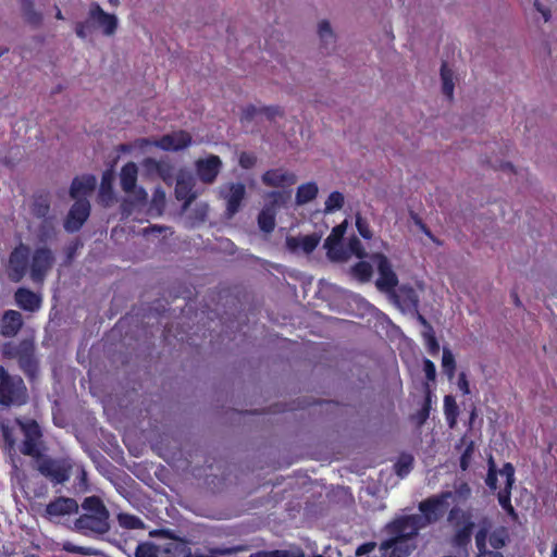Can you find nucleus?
<instances>
[{"mask_svg": "<svg viewBox=\"0 0 557 557\" xmlns=\"http://www.w3.org/2000/svg\"><path fill=\"white\" fill-rule=\"evenodd\" d=\"M321 240V235L313 233L310 235H298L286 237V247L292 253H311Z\"/></svg>", "mask_w": 557, "mask_h": 557, "instance_id": "nucleus-20", "label": "nucleus"}, {"mask_svg": "<svg viewBox=\"0 0 557 557\" xmlns=\"http://www.w3.org/2000/svg\"><path fill=\"white\" fill-rule=\"evenodd\" d=\"M113 173L108 171L103 173L100 184L99 196L102 202L109 205L113 199Z\"/></svg>", "mask_w": 557, "mask_h": 557, "instance_id": "nucleus-34", "label": "nucleus"}, {"mask_svg": "<svg viewBox=\"0 0 557 557\" xmlns=\"http://www.w3.org/2000/svg\"><path fill=\"white\" fill-rule=\"evenodd\" d=\"M54 261V255L48 247H38L30 255L28 246L20 244L10 253L5 271L9 280L14 283L21 282L29 273L35 284H42Z\"/></svg>", "mask_w": 557, "mask_h": 557, "instance_id": "nucleus-1", "label": "nucleus"}, {"mask_svg": "<svg viewBox=\"0 0 557 557\" xmlns=\"http://www.w3.org/2000/svg\"><path fill=\"white\" fill-rule=\"evenodd\" d=\"M413 463V457L411 455H401L395 465L396 472L399 476L407 475Z\"/></svg>", "mask_w": 557, "mask_h": 557, "instance_id": "nucleus-44", "label": "nucleus"}, {"mask_svg": "<svg viewBox=\"0 0 557 557\" xmlns=\"http://www.w3.org/2000/svg\"><path fill=\"white\" fill-rule=\"evenodd\" d=\"M138 168L135 162H127L120 172V185L127 195L123 201V212L131 214L133 208L143 207L147 202V191L137 185Z\"/></svg>", "mask_w": 557, "mask_h": 557, "instance_id": "nucleus-3", "label": "nucleus"}, {"mask_svg": "<svg viewBox=\"0 0 557 557\" xmlns=\"http://www.w3.org/2000/svg\"><path fill=\"white\" fill-rule=\"evenodd\" d=\"M347 257L349 255H354L360 259L367 256L364 248L362 247L361 242L357 237H351L348 242L347 250H345Z\"/></svg>", "mask_w": 557, "mask_h": 557, "instance_id": "nucleus-45", "label": "nucleus"}, {"mask_svg": "<svg viewBox=\"0 0 557 557\" xmlns=\"http://www.w3.org/2000/svg\"><path fill=\"white\" fill-rule=\"evenodd\" d=\"M17 306L27 311H35L40 307V298L27 288H18L14 295Z\"/></svg>", "mask_w": 557, "mask_h": 557, "instance_id": "nucleus-27", "label": "nucleus"}, {"mask_svg": "<svg viewBox=\"0 0 557 557\" xmlns=\"http://www.w3.org/2000/svg\"><path fill=\"white\" fill-rule=\"evenodd\" d=\"M257 557H306L305 552L299 546H289L286 549L261 550Z\"/></svg>", "mask_w": 557, "mask_h": 557, "instance_id": "nucleus-33", "label": "nucleus"}, {"mask_svg": "<svg viewBox=\"0 0 557 557\" xmlns=\"http://www.w3.org/2000/svg\"><path fill=\"white\" fill-rule=\"evenodd\" d=\"M263 112L264 114L270 117V119H273L274 116L276 115H282V111L280 110L278 107H269V108H264L263 109Z\"/></svg>", "mask_w": 557, "mask_h": 557, "instance_id": "nucleus-64", "label": "nucleus"}, {"mask_svg": "<svg viewBox=\"0 0 557 557\" xmlns=\"http://www.w3.org/2000/svg\"><path fill=\"white\" fill-rule=\"evenodd\" d=\"M82 508L85 512L74 521L73 529L76 532L85 536H98L110 531V512L99 497H86Z\"/></svg>", "mask_w": 557, "mask_h": 557, "instance_id": "nucleus-2", "label": "nucleus"}, {"mask_svg": "<svg viewBox=\"0 0 557 557\" xmlns=\"http://www.w3.org/2000/svg\"><path fill=\"white\" fill-rule=\"evenodd\" d=\"M239 163L243 168L248 169L253 165L255 158L251 157L250 154L243 153L239 158Z\"/></svg>", "mask_w": 557, "mask_h": 557, "instance_id": "nucleus-61", "label": "nucleus"}, {"mask_svg": "<svg viewBox=\"0 0 557 557\" xmlns=\"http://www.w3.org/2000/svg\"><path fill=\"white\" fill-rule=\"evenodd\" d=\"M22 325V314L15 310H8L2 315L0 333L4 337H13L18 333Z\"/></svg>", "mask_w": 557, "mask_h": 557, "instance_id": "nucleus-25", "label": "nucleus"}, {"mask_svg": "<svg viewBox=\"0 0 557 557\" xmlns=\"http://www.w3.org/2000/svg\"><path fill=\"white\" fill-rule=\"evenodd\" d=\"M371 259L376 264L379 272V277L375 282L376 287L381 292H393L398 284V278L388 259L382 253H374Z\"/></svg>", "mask_w": 557, "mask_h": 557, "instance_id": "nucleus-13", "label": "nucleus"}, {"mask_svg": "<svg viewBox=\"0 0 557 557\" xmlns=\"http://www.w3.org/2000/svg\"><path fill=\"white\" fill-rule=\"evenodd\" d=\"M450 497H453V493L445 492L419 504L420 513L417 515L425 528L436 522L442 517L446 500Z\"/></svg>", "mask_w": 557, "mask_h": 557, "instance_id": "nucleus-9", "label": "nucleus"}, {"mask_svg": "<svg viewBox=\"0 0 557 557\" xmlns=\"http://www.w3.org/2000/svg\"><path fill=\"white\" fill-rule=\"evenodd\" d=\"M173 168L171 164L162 161V166L159 170L158 176L161 177L164 182H169L172 180Z\"/></svg>", "mask_w": 557, "mask_h": 557, "instance_id": "nucleus-52", "label": "nucleus"}, {"mask_svg": "<svg viewBox=\"0 0 557 557\" xmlns=\"http://www.w3.org/2000/svg\"><path fill=\"white\" fill-rule=\"evenodd\" d=\"M473 451L472 446L467 447L460 458V467L462 470H466L469 467L471 454Z\"/></svg>", "mask_w": 557, "mask_h": 557, "instance_id": "nucleus-58", "label": "nucleus"}, {"mask_svg": "<svg viewBox=\"0 0 557 557\" xmlns=\"http://www.w3.org/2000/svg\"><path fill=\"white\" fill-rule=\"evenodd\" d=\"M165 207V193L161 188H157L153 193V197L151 200V210L156 211L158 214H161Z\"/></svg>", "mask_w": 557, "mask_h": 557, "instance_id": "nucleus-46", "label": "nucleus"}, {"mask_svg": "<svg viewBox=\"0 0 557 557\" xmlns=\"http://www.w3.org/2000/svg\"><path fill=\"white\" fill-rule=\"evenodd\" d=\"M261 181L268 187L290 189L297 183V176L294 172L280 168L267 171Z\"/></svg>", "mask_w": 557, "mask_h": 557, "instance_id": "nucleus-17", "label": "nucleus"}, {"mask_svg": "<svg viewBox=\"0 0 557 557\" xmlns=\"http://www.w3.org/2000/svg\"><path fill=\"white\" fill-rule=\"evenodd\" d=\"M504 479V487L498 492V503L509 515H515V509L510 502V493L515 482V469L511 463H506L498 472Z\"/></svg>", "mask_w": 557, "mask_h": 557, "instance_id": "nucleus-18", "label": "nucleus"}, {"mask_svg": "<svg viewBox=\"0 0 557 557\" xmlns=\"http://www.w3.org/2000/svg\"><path fill=\"white\" fill-rule=\"evenodd\" d=\"M423 370L425 372V375H426L428 380H430V381H434L435 380L436 369H435V364L431 360L424 359V361H423Z\"/></svg>", "mask_w": 557, "mask_h": 557, "instance_id": "nucleus-53", "label": "nucleus"}, {"mask_svg": "<svg viewBox=\"0 0 557 557\" xmlns=\"http://www.w3.org/2000/svg\"><path fill=\"white\" fill-rule=\"evenodd\" d=\"M448 520L456 527L454 542L458 546L466 545L471 537L474 523L471 513L460 508H453L449 512Z\"/></svg>", "mask_w": 557, "mask_h": 557, "instance_id": "nucleus-11", "label": "nucleus"}, {"mask_svg": "<svg viewBox=\"0 0 557 557\" xmlns=\"http://www.w3.org/2000/svg\"><path fill=\"white\" fill-rule=\"evenodd\" d=\"M352 270L361 281H368L372 275V267L366 261L358 262Z\"/></svg>", "mask_w": 557, "mask_h": 557, "instance_id": "nucleus-47", "label": "nucleus"}, {"mask_svg": "<svg viewBox=\"0 0 557 557\" xmlns=\"http://www.w3.org/2000/svg\"><path fill=\"white\" fill-rule=\"evenodd\" d=\"M318 34L322 44L327 47L335 42L336 36L327 20H322L318 24Z\"/></svg>", "mask_w": 557, "mask_h": 557, "instance_id": "nucleus-37", "label": "nucleus"}, {"mask_svg": "<svg viewBox=\"0 0 557 557\" xmlns=\"http://www.w3.org/2000/svg\"><path fill=\"white\" fill-rule=\"evenodd\" d=\"M425 345L429 352L432 355H436L440 350V345L435 336H430L429 341L425 342Z\"/></svg>", "mask_w": 557, "mask_h": 557, "instance_id": "nucleus-60", "label": "nucleus"}, {"mask_svg": "<svg viewBox=\"0 0 557 557\" xmlns=\"http://www.w3.org/2000/svg\"><path fill=\"white\" fill-rule=\"evenodd\" d=\"M457 385H458V388H459V389H460L465 395L470 394L469 382H468V380H467L466 373L461 372V373L459 374Z\"/></svg>", "mask_w": 557, "mask_h": 557, "instance_id": "nucleus-56", "label": "nucleus"}, {"mask_svg": "<svg viewBox=\"0 0 557 557\" xmlns=\"http://www.w3.org/2000/svg\"><path fill=\"white\" fill-rule=\"evenodd\" d=\"M194 187V176L188 172H181L176 178L175 195L178 200L184 201V210H186L188 206L193 202V200L196 198Z\"/></svg>", "mask_w": 557, "mask_h": 557, "instance_id": "nucleus-23", "label": "nucleus"}, {"mask_svg": "<svg viewBox=\"0 0 557 557\" xmlns=\"http://www.w3.org/2000/svg\"><path fill=\"white\" fill-rule=\"evenodd\" d=\"M411 219L413 220L414 224L419 227L421 232H423L426 236L434 240L432 233L429 231V228L417 214L412 213Z\"/></svg>", "mask_w": 557, "mask_h": 557, "instance_id": "nucleus-57", "label": "nucleus"}, {"mask_svg": "<svg viewBox=\"0 0 557 557\" xmlns=\"http://www.w3.org/2000/svg\"><path fill=\"white\" fill-rule=\"evenodd\" d=\"M347 227V221L335 226L324 242V248L327 250V257L334 261L347 259V253L339 246Z\"/></svg>", "mask_w": 557, "mask_h": 557, "instance_id": "nucleus-19", "label": "nucleus"}, {"mask_svg": "<svg viewBox=\"0 0 557 557\" xmlns=\"http://www.w3.org/2000/svg\"><path fill=\"white\" fill-rule=\"evenodd\" d=\"M16 423L21 426L24 434V441L21 447L22 454L30 456L33 458H39L40 451V428L34 420L21 421L16 420Z\"/></svg>", "mask_w": 557, "mask_h": 557, "instance_id": "nucleus-10", "label": "nucleus"}, {"mask_svg": "<svg viewBox=\"0 0 557 557\" xmlns=\"http://www.w3.org/2000/svg\"><path fill=\"white\" fill-rule=\"evenodd\" d=\"M490 468H488V473H487V476H486V484L492 490H496L497 485H496V482H497V472L495 470V465H494V461L492 458H490Z\"/></svg>", "mask_w": 557, "mask_h": 557, "instance_id": "nucleus-51", "label": "nucleus"}, {"mask_svg": "<svg viewBox=\"0 0 557 557\" xmlns=\"http://www.w3.org/2000/svg\"><path fill=\"white\" fill-rule=\"evenodd\" d=\"M90 213V205L87 199H78L72 206L67 218L64 222V228L70 232L78 231Z\"/></svg>", "mask_w": 557, "mask_h": 557, "instance_id": "nucleus-16", "label": "nucleus"}, {"mask_svg": "<svg viewBox=\"0 0 557 557\" xmlns=\"http://www.w3.org/2000/svg\"><path fill=\"white\" fill-rule=\"evenodd\" d=\"M57 218L41 219L36 226L35 233L39 242L45 243L55 235Z\"/></svg>", "mask_w": 557, "mask_h": 557, "instance_id": "nucleus-29", "label": "nucleus"}, {"mask_svg": "<svg viewBox=\"0 0 557 557\" xmlns=\"http://www.w3.org/2000/svg\"><path fill=\"white\" fill-rule=\"evenodd\" d=\"M193 143L191 135L186 131H175L163 135L156 140L141 139L140 146H154L164 151H180L188 148Z\"/></svg>", "mask_w": 557, "mask_h": 557, "instance_id": "nucleus-8", "label": "nucleus"}, {"mask_svg": "<svg viewBox=\"0 0 557 557\" xmlns=\"http://www.w3.org/2000/svg\"><path fill=\"white\" fill-rule=\"evenodd\" d=\"M35 459L37 470L51 482L62 484L70 479L72 466L69 461L41 457V455Z\"/></svg>", "mask_w": 557, "mask_h": 557, "instance_id": "nucleus-6", "label": "nucleus"}, {"mask_svg": "<svg viewBox=\"0 0 557 557\" xmlns=\"http://www.w3.org/2000/svg\"><path fill=\"white\" fill-rule=\"evenodd\" d=\"M2 434L10 448L14 447L15 438L8 425L2 424Z\"/></svg>", "mask_w": 557, "mask_h": 557, "instance_id": "nucleus-59", "label": "nucleus"}, {"mask_svg": "<svg viewBox=\"0 0 557 557\" xmlns=\"http://www.w3.org/2000/svg\"><path fill=\"white\" fill-rule=\"evenodd\" d=\"M32 212L39 220L53 216L50 214V205L48 199L42 196L37 197L34 200Z\"/></svg>", "mask_w": 557, "mask_h": 557, "instance_id": "nucleus-38", "label": "nucleus"}, {"mask_svg": "<svg viewBox=\"0 0 557 557\" xmlns=\"http://www.w3.org/2000/svg\"><path fill=\"white\" fill-rule=\"evenodd\" d=\"M393 298L403 311L417 312L420 299L412 287L404 285L397 292L393 290Z\"/></svg>", "mask_w": 557, "mask_h": 557, "instance_id": "nucleus-24", "label": "nucleus"}, {"mask_svg": "<svg viewBox=\"0 0 557 557\" xmlns=\"http://www.w3.org/2000/svg\"><path fill=\"white\" fill-rule=\"evenodd\" d=\"M442 368L448 380L451 381L455 376L456 361L453 352L447 347L443 348Z\"/></svg>", "mask_w": 557, "mask_h": 557, "instance_id": "nucleus-39", "label": "nucleus"}, {"mask_svg": "<svg viewBox=\"0 0 557 557\" xmlns=\"http://www.w3.org/2000/svg\"><path fill=\"white\" fill-rule=\"evenodd\" d=\"M222 161L218 156L210 154L207 158L198 159L195 163L197 176L202 183L212 184L219 175Z\"/></svg>", "mask_w": 557, "mask_h": 557, "instance_id": "nucleus-15", "label": "nucleus"}, {"mask_svg": "<svg viewBox=\"0 0 557 557\" xmlns=\"http://www.w3.org/2000/svg\"><path fill=\"white\" fill-rule=\"evenodd\" d=\"M78 511V504L74 498L58 497L46 506V517L54 520L64 516H70Z\"/></svg>", "mask_w": 557, "mask_h": 557, "instance_id": "nucleus-21", "label": "nucleus"}, {"mask_svg": "<svg viewBox=\"0 0 557 557\" xmlns=\"http://www.w3.org/2000/svg\"><path fill=\"white\" fill-rule=\"evenodd\" d=\"M62 549L67 552V553L79 554V555H84V556H96V555H98V552L95 548L85 547V546H78V545H75V544H73L72 542H69V541H66V542H64L62 544Z\"/></svg>", "mask_w": 557, "mask_h": 557, "instance_id": "nucleus-42", "label": "nucleus"}, {"mask_svg": "<svg viewBox=\"0 0 557 557\" xmlns=\"http://www.w3.org/2000/svg\"><path fill=\"white\" fill-rule=\"evenodd\" d=\"M27 388L18 375H11L0 367V404L3 406H21L27 401Z\"/></svg>", "mask_w": 557, "mask_h": 557, "instance_id": "nucleus-5", "label": "nucleus"}, {"mask_svg": "<svg viewBox=\"0 0 557 557\" xmlns=\"http://www.w3.org/2000/svg\"><path fill=\"white\" fill-rule=\"evenodd\" d=\"M375 547H376V544L374 542L364 543L357 548L356 555L362 556V555L370 554L371 552L374 550Z\"/></svg>", "mask_w": 557, "mask_h": 557, "instance_id": "nucleus-55", "label": "nucleus"}, {"mask_svg": "<svg viewBox=\"0 0 557 557\" xmlns=\"http://www.w3.org/2000/svg\"><path fill=\"white\" fill-rule=\"evenodd\" d=\"M117 521L122 528L129 529V530L145 528L144 522L138 517H136L134 515H129V513H120L117 516Z\"/></svg>", "mask_w": 557, "mask_h": 557, "instance_id": "nucleus-41", "label": "nucleus"}, {"mask_svg": "<svg viewBox=\"0 0 557 557\" xmlns=\"http://www.w3.org/2000/svg\"><path fill=\"white\" fill-rule=\"evenodd\" d=\"M276 211L273 206H264L258 215V226L264 233H271L275 227Z\"/></svg>", "mask_w": 557, "mask_h": 557, "instance_id": "nucleus-31", "label": "nucleus"}, {"mask_svg": "<svg viewBox=\"0 0 557 557\" xmlns=\"http://www.w3.org/2000/svg\"><path fill=\"white\" fill-rule=\"evenodd\" d=\"M416 548V541L394 535L380 544L382 557H408Z\"/></svg>", "mask_w": 557, "mask_h": 557, "instance_id": "nucleus-14", "label": "nucleus"}, {"mask_svg": "<svg viewBox=\"0 0 557 557\" xmlns=\"http://www.w3.org/2000/svg\"><path fill=\"white\" fill-rule=\"evenodd\" d=\"M22 15L26 23L32 25L33 27H39L42 23L44 16L42 13L35 9V4L33 0H20Z\"/></svg>", "mask_w": 557, "mask_h": 557, "instance_id": "nucleus-28", "label": "nucleus"}, {"mask_svg": "<svg viewBox=\"0 0 557 557\" xmlns=\"http://www.w3.org/2000/svg\"><path fill=\"white\" fill-rule=\"evenodd\" d=\"M219 195L225 201V213L232 218L238 212L246 196V187L242 183H227L219 187Z\"/></svg>", "mask_w": 557, "mask_h": 557, "instance_id": "nucleus-12", "label": "nucleus"}, {"mask_svg": "<svg viewBox=\"0 0 557 557\" xmlns=\"http://www.w3.org/2000/svg\"><path fill=\"white\" fill-rule=\"evenodd\" d=\"M490 524L487 522H484L482 528L479 530V532L475 535V545L479 549V554L476 557H504L498 552H491L486 549V537L488 533Z\"/></svg>", "mask_w": 557, "mask_h": 557, "instance_id": "nucleus-30", "label": "nucleus"}, {"mask_svg": "<svg viewBox=\"0 0 557 557\" xmlns=\"http://www.w3.org/2000/svg\"><path fill=\"white\" fill-rule=\"evenodd\" d=\"M424 528L419 516L414 513L395 518L386 524L385 530L389 535L416 541L419 531Z\"/></svg>", "mask_w": 557, "mask_h": 557, "instance_id": "nucleus-7", "label": "nucleus"}, {"mask_svg": "<svg viewBox=\"0 0 557 557\" xmlns=\"http://www.w3.org/2000/svg\"><path fill=\"white\" fill-rule=\"evenodd\" d=\"M344 195L339 191H333L329 195V197L325 200V207L324 212L325 213H333L339 209H342L344 205Z\"/></svg>", "mask_w": 557, "mask_h": 557, "instance_id": "nucleus-40", "label": "nucleus"}, {"mask_svg": "<svg viewBox=\"0 0 557 557\" xmlns=\"http://www.w3.org/2000/svg\"><path fill=\"white\" fill-rule=\"evenodd\" d=\"M244 548L242 546H235V547H231V548L214 549L213 553L219 554V555H230V554L238 553V552H240Z\"/></svg>", "mask_w": 557, "mask_h": 557, "instance_id": "nucleus-63", "label": "nucleus"}, {"mask_svg": "<svg viewBox=\"0 0 557 557\" xmlns=\"http://www.w3.org/2000/svg\"><path fill=\"white\" fill-rule=\"evenodd\" d=\"M356 227L363 238L370 239L372 237V232L370 230L369 223L364 218L361 216L360 213L356 214Z\"/></svg>", "mask_w": 557, "mask_h": 557, "instance_id": "nucleus-49", "label": "nucleus"}, {"mask_svg": "<svg viewBox=\"0 0 557 557\" xmlns=\"http://www.w3.org/2000/svg\"><path fill=\"white\" fill-rule=\"evenodd\" d=\"M136 557H158L157 547L151 543H141L135 552Z\"/></svg>", "mask_w": 557, "mask_h": 557, "instance_id": "nucleus-48", "label": "nucleus"}, {"mask_svg": "<svg viewBox=\"0 0 557 557\" xmlns=\"http://www.w3.org/2000/svg\"><path fill=\"white\" fill-rule=\"evenodd\" d=\"M143 166L148 175H158L159 170L162 166V161H158L152 158H146L143 161Z\"/></svg>", "mask_w": 557, "mask_h": 557, "instance_id": "nucleus-50", "label": "nucleus"}, {"mask_svg": "<svg viewBox=\"0 0 557 557\" xmlns=\"http://www.w3.org/2000/svg\"><path fill=\"white\" fill-rule=\"evenodd\" d=\"M506 540L507 531L504 528L494 530L488 536L490 545L495 549L502 548L505 545Z\"/></svg>", "mask_w": 557, "mask_h": 557, "instance_id": "nucleus-43", "label": "nucleus"}, {"mask_svg": "<svg viewBox=\"0 0 557 557\" xmlns=\"http://www.w3.org/2000/svg\"><path fill=\"white\" fill-rule=\"evenodd\" d=\"M22 371L29 377L34 379L38 372V362L35 358V347L33 343L23 341L20 343V357L17 359Z\"/></svg>", "mask_w": 557, "mask_h": 557, "instance_id": "nucleus-22", "label": "nucleus"}, {"mask_svg": "<svg viewBox=\"0 0 557 557\" xmlns=\"http://www.w3.org/2000/svg\"><path fill=\"white\" fill-rule=\"evenodd\" d=\"M96 186V177L95 176H84L81 178H75L71 186V197L73 199H86L85 197L90 194Z\"/></svg>", "mask_w": 557, "mask_h": 557, "instance_id": "nucleus-26", "label": "nucleus"}, {"mask_svg": "<svg viewBox=\"0 0 557 557\" xmlns=\"http://www.w3.org/2000/svg\"><path fill=\"white\" fill-rule=\"evenodd\" d=\"M471 493V490L470 487L468 486V484L466 483H462L457 490H456V494L460 497V498H468L469 495Z\"/></svg>", "mask_w": 557, "mask_h": 557, "instance_id": "nucleus-62", "label": "nucleus"}, {"mask_svg": "<svg viewBox=\"0 0 557 557\" xmlns=\"http://www.w3.org/2000/svg\"><path fill=\"white\" fill-rule=\"evenodd\" d=\"M119 20L115 14H110L97 3L89 5L88 17L84 22L75 24V34L77 37L85 39L92 28H99L106 36H113L117 29Z\"/></svg>", "mask_w": 557, "mask_h": 557, "instance_id": "nucleus-4", "label": "nucleus"}, {"mask_svg": "<svg viewBox=\"0 0 557 557\" xmlns=\"http://www.w3.org/2000/svg\"><path fill=\"white\" fill-rule=\"evenodd\" d=\"M319 188L315 183H306L300 185L297 188L296 193V203L298 206H302L311 200H313L318 195Z\"/></svg>", "mask_w": 557, "mask_h": 557, "instance_id": "nucleus-32", "label": "nucleus"}, {"mask_svg": "<svg viewBox=\"0 0 557 557\" xmlns=\"http://www.w3.org/2000/svg\"><path fill=\"white\" fill-rule=\"evenodd\" d=\"M265 197L270 200L267 206H273V209L276 211V208L286 206L290 200L292 189L273 190L268 193Z\"/></svg>", "mask_w": 557, "mask_h": 557, "instance_id": "nucleus-35", "label": "nucleus"}, {"mask_svg": "<svg viewBox=\"0 0 557 557\" xmlns=\"http://www.w3.org/2000/svg\"><path fill=\"white\" fill-rule=\"evenodd\" d=\"M441 79H442V89L444 95H446L449 99L453 98L454 95V73L447 66L446 63H443L441 66Z\"/></svg>", "mask_w": 557, "mask_h": 557, "instance_id": "nucleus-36", "label": "nucleus"}, {"mask_svg": "<svg viewBox=\"0 0 557 557\" xmlns=\"http://www.w3.org/2000/svg\"><path fill=\"white\" fill-rule=\"evenodd\" d=\"M3 355L8 358L18 359L20 357V344L17 346L7 344L3 347Z\"/></svg>", "mask_w": 557, "mask_h": 557, "instance_id": "nucleus-54", "label": "nucleus"}]
</instances>
